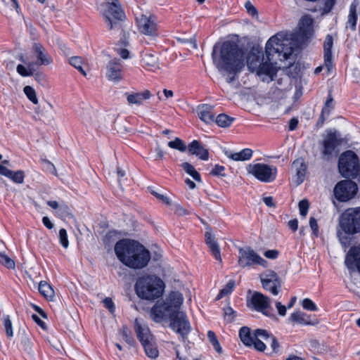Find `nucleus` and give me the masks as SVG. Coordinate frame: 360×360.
Wrapping results in <instances>:
<instances>
[{
    "label": "nucleus",
    "instance_id": "1",
    "mask_svg": "<svg viewBox=\"0 0 360 360\" xmlns=\"http://www.w3.org/2000/svg\"><path fill=\"white\" fill-rule=\"evenodd\" d=\"M245 51L233 41L227 40L216 43L212 49V59L216 68L222 74L227 75L228 83H232L236 76L245 66Z\"/></svg>",
    "mask_w": 360,
    "mask_h": 360
},
{
    "label": "nucleus",
    "instance_id": "2",
    "mask_svg": "<svg viewBox=\"0 0 360 360\" xmlns=\"http://www.w3.org/2000/svg\"><path fill=\"white\" fill-rule=\"evenodd\" d=\"M340 226L344 233L355 234L360 232V207L347 209L340 217ZM349 270L360 273V243L350 248L345 259Z\"/></svg>",
    "mask_w": 360,
    "mask_h": 360
},
{
    "label": "nucleus",
    "instance_id": "3",
    "mask_svg": "<svg viewBox=\"0 0 360 360\" xmlns=\"http://www.w3.org/2000/svg\"><path fill=\"white\" fill-rule=\"evenodd\" d=\"M290 42L288 39L284 37L282 33H277L269 38L265 46V52L268 61L261 62L257 72L258 75H265L269 76L271 80L276 75L277 70L271 63V56L274 53H278L281 60H288L293 53V48L290 46Z\"/></svg>",
    "mask_w": 360,
    "mask_h": 360
},
{
    "label": "nucleus",
    "instance_id": "4",
    "mask_svg": "<svg viewBox=\"0 0 360 360\" xmlns=\"http://www.w3.org/2000/svg\"><path fill=\"white\" fill-rule=\"evenodd\" d=\"M164 288L163 281L152 276L141 277L135 284V290L138 297L147 300H155L161 297Z\"/></svg>",
    "mask_w": 360,
    "mask_h": 360
},
{
    "label": "nucleus",
    "instance_id": "5",
    "mask_svg": "<svg viewBox=\"0 0 360 360\" xmlns=\"http://www.w3.org/2000/svg\"><path fill=\"white\" fill-rule=\"evenodd\" d=\"M183 296L177 291L171 292L166 300L161 304H156L150 309V316L156 322L164 319L165 314L174 311H180L179 309L183 303Z\"/></svg>",
    "mask_w": 360,
    "mask_h": 360
},
{
    "label": "nucleus",
    "instance_id": "6",
    "mask_svg": "<svg viewBox=\"0 0 360 360\" xmlns=\"http://www.w3.org/2000/svg\"><path fill=\"white\" fill-rule=\"evenodd\" d=\"M338 169L345 178H356L360 174V164L357 155L352 150L342 153L338 160Z\"/></svg>",
    "mask_w": 360,
    "mask_h": 360
},
{
    "label": "nucleus",
    "instance_id": "7",
    "mask_svg": "<svg viewBox=\"0 0 360 360\" xmlns=\"http://www.w3.org/2000/svg\"><path fill=\"white\" fill-rule=\"evenodd\" d=\"M134 329L138 339L144 348L146 355L151 359L157 358L159 352L153 341V336L150 333L148 327L146 325L141 324L136 319L134 323Z\"/></svg>",
    "mask_w": 360,
    "mask_h": 360
},
{
    "label": "nucleus",
    "instance_id": "8",
    "mask_svg": "<svg viewBox=\"0 0 360 360\" xmlns=\"http://www.w3.org/2000/svg\"><path fill=\"white\" fill-rule=\"evenodd\" d=\"M164 319L169 320V326L173 330L179 333L183 338L187 337L191 330V326L184 312L181 311L167 314Z\"/></svg>",
    "mask_w": 360,
    "mask_h": 360
},
{
    "label": "nucleus",
    "instance_id": "9",
    "mask_svg": "<svg viewBox=\"0 0 360 360\" xmlns=\"http://www.w3.org/2000/svg\"><path fill=\"white\" fill-rule=\"evenodd\" d=\"M140 243L130 239H122L118 240L114 248L115 253L117 259L125 265L126 263L133 264L130 256L134 251H138L137 247Z\"/></svg>",
    "mask_w": 360,
    "mask_h": 360
},
{
    "label": "nucleus",
    "instance_id": "10",
    "mask_svg": "<svg viewBox=\"0 0 360 360\" xmlns=\"http://www.w3.org/2000/svg\"><path fill=\"white\" fill-rule=\"evenodd\" d=\"M103 15L110 30L113 29L117 24L116 22H113L112 19L122 21L125 18V13L118 0H106Z\"/></svg>",
    "mask_w": 360,
    "mask_h": 360
},
{
    "label": "nucleus",
    "instance_id": "11",
    "mask_svg": "<svg viewBox=\"0 0 360 360\" xmlns=\"http://www.w3.org/2000/svg\"><path fill=\"white\" fill-rule=\"evenodd\" d=\"M247 170L249 174H252L262 182H272L276 178V167L262 163L250 164L247 167Z\"/></svg>",
    "mask_w": 360,
    "mask_h": 360
},
{
    "label": "nucleus",
    "instance_id": "12",
    "mask_svg": "<svg viewBox=\"0 0 360 360\" xmlns=\"http://www.w3.org/2000/svg\"><path fill=\"white\" fill-rule=\"evenodd\" d=\"M357 191L358 186L354 181L342 180L335 186L333 195L339 202H347L356 195Z\"/></svg>",
    "mask_w": 360,
    "mask_h": 360
},
{
    "label": "nucleus",
    "instance_id": "13",
    "mask_svg": "<svg viewBox=\"0 0 360 360\" xmlns=\"http://www.w3.org/2000/svg\"><path fill=\"white\" fill-rule=\"evenodd\" d=\"M238 264L241 267L250 266L257 264L266 266L267 262L256 253L251 248H240L238 249Z\"/></svg>",
    "mask_w": 360,
    "mask_h": 360
},
{
    "label": "nucleus",
    "instance_id": "14",
    "mask_svg": "<svg viewBox=\"0 0 360 360\" xmlns=\"http://www.w3.org/2000/svg\"><path fill=\"white\" fill-rule=\"evenodd\" d=\"M313 22L311 18L302 17L299 22V30L292 35L291 39L301 43L307 41L313 35Z\"/></svg>",
    "mask_w": 360,
    "mask_h": 360
},
{
    "label": "nucleus",
    "instance_id": "15",
    "mask_svg": "<svg viewBox=\"0 0 360 360\" xmlns=\"http://www.w3.org/2000/svg\"><path fill=\"white\" fill-rule=\"evenodd\" d=\"M138 251H134L129 259L132 260V265L126 263L125 266L135 269H143L146 266L150 259V252L141 243L136 246Z\"/></svg>",
    "mask_w": 360,
    "mask_h": 360
},
{
    "label": "nucleus",
    "instance_id": "16",
    "mask_svg": "<svg viewBox=\"0 0 360 360\" xmlns=\"http://www.w3.org/2000/svg\"><path fill=\"white\" fill-rule=\"evenodd\" d=\"M269 336V331L264 329H256L252 333L250 328L243 326L239 330L240 340L248 347L252 346V344H254L253 340L256 338H261L267 340Z\"/></svg>",
    "mask_w": 360,
    "mask_h": 360
},
{
    "label": "nucleus",
    "instance_id": "17",
    "mask_svg": "<svg viewBox=\"0 0 360 360\" xmlns=\"http://www.w3.org/2000/svg\"><path fill=\"white\" fill-rule=\"evenodd\" d=\"M341 143V140L337 136L335 132H329L323 141L322 155L324 159L329 160L335 148Z\"/></svg>",
    "mask_w": 360,
    "mask_h": 360
},
{
    "label": "nucleus",
    "instance_id": "18",
    "mask_svg": "<svg viewBox=\"0 0 360 360\" xmlns=\"http://www.w3.org/2000/svg\"><path fill=\"white\" fill-rule=\"evenodd\" d=\"M250 303L256 311L270 316L266 311L270 308V299L267 296L261 292H255L250 299Z\"/></svg>",
    "mask_w": 360,
    "mask_h": 360
},
{
    "label": "nucleus",
    "instance_id": "19",
    "mask_svg": "<svg viewBox=\"0 0 360 360\" xmlns=\"http://www.w3.org/2000/svg\"><path fill=\"white\" fill-rule=\"evenodd\" d=\"M136 22L139 30L141 33L150 36L158 35L157 25L151 19V17L142 15L140 18H136Z\"/></svg>",
    "mask_w": 360,
    "mask_h": 360
},
{
    "label": "nucleus",
    "instance_id": "20",
    "mask_svg": "<svg viewBox=\"0 0 360 360\" xmlns=\"http://www.w3.org/2000/svg\"><path fill=\"white\" fill-rule=\"evenodd\" d=\"M333 46V38L330 34H327L323 42V58L324 65L329 73L333 68L332 48Z\"/></svg>",
    "mask_w": 360,
    "mask_h": 360
},
{
    "label": "nucleus",
    "instance_id": "21",
    "mask_svg": "<svg viewBox=\"0 0 360 360\" xmlns=\"http://www.w3.org/2000/svg\"><path fill=\"white\" fill-rule=\"evenodd\" d=\"M106 76L109 80L118 82L122 79V66L119 59H113L107 65Z\"/></svg>",
    "mask_w": 360,
    "mask_h": 360
},
{
    "label": "nucleus",
    "instance_id": "22",
    "mask_svg": "<svg viewBox=\"0 0 360 360\" xmlns=\"http://www.w3.org/2000/svg\"><path fill=\"white\" fill-rule=\"evenodd\" d=\"M32 52L35 54L37 60L36 64L38 65H48L52 60L47 53L45 48L39 43H34L32 46Z\"/></svg>",
    "mask_w": 360,
    "mask_h": 360
},
{
    "label": "nucleus",
    "instance_id": "23",
    "mask_svg": "<svg viewBox=\"0 0 360 360\" xmlns=\"http://www.w3.org/2000/svg\"><path fill=\"white\" fill-rule=\"evenodd\" d=\"M188 153L194 155L198 157L202 160H207L209 159L208 150L201 144V143L197 140L193 141L188 146Z\"/></svg>",
    "mask_w": 360,
    "mask_h": 360
},
{
    "label": "nucleus",
    "instance_id": "24",
    "mask_svg": "<svg viewBox=\"0 0 360 360\" xmlns=\"http://www.w3.org/2000/svg\"><path fill=\"white\" fill-rule=\"evenodd\" d=\"M213 110L214 106L208 104H202L197 108L199 118L207 124L214 122V121L215 114Z\"/></svg>",
    "mask_w": 360,
    "mask_h": 360
},
{
    "label": "nucleus",
    "instance_id": "25",
    "mask_svg": "<svg viewBox=\"0 0 360 360\" xmlns=\"http://www.w3.org/2000/svg\"><path fill=\"white\" fill-rule=\"evenodd\" d=\"M205 240L206 245L209 247L210 252L214 258L221 262L220 248L215 240V238L210 232L205 233Z\"/></svg>",
    "mask_w": 360,
    "mask_h": 360
},
{
    "label": "nucleus",
    "instance_id": "26",
    "mask_svg": "<svg viewBox=\"0 0 360 360\" xmlns=\"http://www.w3.org/2000/svg\"><path fill=\"white\" fill-rule=\"evenodd\" d=\"M289 320L293 323H297L300 325H315L318 322L316 320L311 321V316L302 311H295L292 313Z\"/></svg>",
    "mask_w": 360,
    "mask_h": 360
},
{
    "label": "nucleus",
    "instance_id": "27",
    "mask_svg": "<svg viewBox=\"0 0 360 360\" xmlns=\"http://www.w3.org/2000/svg\"><path fill=\"white\" fill-rule=\"evenodd\" d=\"M359 1L354 0L349 6V12L347 18V27H349L352 30L354 31L356 28V22L358 19L357 7Z\"/></svg>",
    "mask_w": 360,
    "mask_h": 360
},
{
    "label": "nucleus",
    "instance_id": "28",
    "mask_svg": "<svg viewBox=\"0 0 360 360\" xmlns=\"http://www.w3.org/2000/svg\"><path fill=\"white\" fill-rule=\"evenodd\" d=\"M141 63L149 70L154 71L159 68L158 58L152 53H146L143 55Z\"/></svg>",
    "mask_w": 360,
    "mask_h": 360
},
{
    "label": "nucleus",
    "instance_id": "29",
    "mask_svg": "<svg viewBox=\"0 0 360 360\" xmlns=\"http://www.w3.org/2000/svg\"><path fill=\"white\" fill-rule=\"evenodd\" d=\"M127 100L129 104L141 105L143 100L149 99L151 96L150 91L145 90L141 93L126 94Z\"/></svg>",
    "mask_w": 360,
    "mask_h": 360
},
{
    "label": "nucleus",
    "instance_id": "30",
    "mask_svg": "<svg viewBox=\"0 0 360 360\" xmlns=\"http://www.w3.org/2000/svg\"><path fill=\"white\" fill-rule=\"evenodd\" d=\"M292 167L296 168V184L300 185L304 180L307 165L302 160L297 159L293 162Z\"/></svg>",
    "mask_w": 360,
    "mask_h": 360
},
{
    "label": "nucleus",
    "instance_id": "31",
    "mask_svg": "<svg viewBox=\"0 0 360 360\" xmlns=\"http://www.w3.org/2000/svg\"><path fill=\"white\" fill-rule=\"evenodd\" d=\"M261 56H262V53L260 51L255 53L254 50L248 55L246 61L247 65L251 72H254L258 68L261 63Z\"/></svg>",
    "mask_w": 360,
    "mask_h": 360
},
{
    "label": "nucleus",
    "instance_id": "32",
    "mask_svg": "<svg viewBox=\"0 0 360 360\" xmlns=\"http://www.w3.org/2000/svg\"><path fill=\"white\" fill-rule=\"evenodd\" d=\"M225 155L228 158L236 161H245L251 158L252 155V150L250 148H245L238 153L226 151Z\"/></svg>",
    "mask_w": 360,
    "mask_h": 360
},
{
    "label": "nucleus",
    "instance_id": "33",
    "mask_svg": "<svg viewBox=\"0 0 360 360\" xmlns=\"http://www.w3.org/2000/svg\"><path fill=\"white\" fill-rule=\"evenodd\" d=\"M235 119L232 117L227 115L226 114H219L215 118L214 121L216 124L220 127H229Z\"/></svg>",
    "mask_w": 360,
    "mask_h": 360
},
{
    "label": "nucleus",
    "instance_id": "34",
    "mask_svg": "<svg viewBox=\"0 0 360 360\" xmlns=\"http://www.w3.org/2000/svg\"><path fill=\"white\" fill-rule=\"evenodd\" d=\"M39 292L47 299H52L54 296V291L51 286L46 281H41L39 284Z\"/></svg>",
    "mask_w": 360,
    "mask_h": 360
},
{
    "label": "nucleus",
    "instance_id": "35",
    "mask_svg": "<svg viewBox=\"0 0 360 360\" xmlns=\"http://www.w3.org/2000/svg\"><path fill=\"white\" fill-rule=\"evenodd\" d=\"M182 169L198 182H201L200 174L195 170V167L190 163L186 162L181 165Z\"/></svg>",
    "mask_w": 360,
    "mask_h": 360
},
{
    "label": "nucleus",
    "instance_id": "36",
    "mask_svg": "<svg viewBox=\"0 0 360 360\" xmlns=\"http://www.w3.org/2000/svg\"><path fill=\"white\" fill-rule=\"evenodd\" d=\"M167 145L169 148L178 150L181 152H185L188 148L184 142L178 137H176L173 141H169Z\"/></svg>",
    "mask_w": 360,
    "mask_h": 360
},
{
    "label": "nucleus",
    "instance_id": "37",
    "mask_svg": "<svg viewBox=\"0 0 360 360\" xmlns=\"http://www.w3.org/2000/svg\"><path fill=\"white\" fill-rule=\"evenodd\" d=\"M334 100L331 93L330 92L328 95L321 112H323V114H326V116L328 117L330 114V112L334 109Z\"/></svg>",
    "mask_w": 360,
    "mask_h": 360
},
{
    "label": "nucleus",
    "instance_id": "38",
    "mask_svg": "<svg viewBox=\"0 0 360 360\" xmlns=\"http://www.w3.org/2000/svg\"><path fill=\"white\" fill-rule=\"evenodd\" d=\"M261 281H268L274 283L276 284L280 283V279L277 274L271 270H269L264 274V276L261 278Z\"/></svg>",
    "mask_w": 360,
    "mask_h": 360
},
{
    "label": "nucleus",
    "instance_id": "39",
    "mask_svg": "<svg viewBox=\"0 0 360 360\" xmlns=\"http://www.w3.org/2000/svg\"><path fill=\"white\" fill-rule=\"evenodd\" d=\"M7 177L16 184H22L24 181L25 173L22 170H18L17 172L11 170V174Z\"/></svg>",
    "mask_w": 360,
    "mask_h": 360
},
{
    "label": "nucleus",
    "instance_id": "40",
    "mask_svg": "<svg viewBox=\"0 0 360 360\" xmlns=\"http://www.w3.org/2000/svg\"><path fill=\"white\" fill-rule=\"evenodd\" d=\"M234 286H235V282L233 281H231V280L229 281L226 283L225 287L219 291L218 295L217 296V300H220L223 297H224V296L227 295L228 294L231 293V291L233 290Z\"/></svg>",
    "mask_w": 360,
    "mask_h": 360
},
{
    "label": "nucleus",
    "instance_id": "41",
    "mask_svg": "<svg viewBox=\"0 0 360 360\" xmlns=\"http://www.w3.org/2000/svg\"><path fill=\"white\" fill-rule=\"evenodd\" d=\"M120 333L124 341L129 345H133L135 342L134 338L131 336V333L126 326H123L120 329Z\"/></svg>",
    "mask_w": 360,
    "mask_h": 360
},
{
    "label": "nucleus",
    "instance_id": "42",
    "mask_svg": "<svg viewBox=\"0 0 360 360\" xmlns=\"http://www.w3.org/2000/svg\"><path fill=\"white\" fill-rule=\"evenodd\" d=\"M262 284V287L266 290L270 291L273 295H278L279 292V288H281V283L276 284L274 283H270L268 281H261Z\"/></svg>",
    "mask_w": 360,
    "mask_h": 360
},
{
    "label": "nucleus",
    "instance_id": "43",
    "mask_svg": "<svg viewBox=\"0 0 360 360\" xmlns=\"http://www.w3.org/2000/svg\"><path fill=\"white\" fill-rule=\"evenodd\" d=\"M32 65H33V63H30L27 65V68L24 65L19 64V65H18V66L16 68V70H17L18 73L22 77L31 76L33 74L32 70Z\"/></svg>",
    "mask_w": 360,
    "mask_h": 360
},
{
    "label": "nucleus",
    "instance_id": "44",
    "mask_svg": "<svg viewBox=\"0 0 360 360\" xmlns=\"http://www.w3.org/2000/svg\"><path fill=\"white\" fill-rule=\"evenodd\" d=\"M70 64L77 69L83 75H86L84 70L82 68V59L78 56H73L70 58Z\"/></svg>",
    "mask_w": 360,
    "mask_h": 360
},
{
    "label": "nucleus",
    "instance_id": "45",
    "mask_svg": "<svg viewBox=\"0 0 360 360\" xmlns=\"http://www.w3.org/2000/svg\"><path fill=\"white\" fill-rule=\"evenodd\" d=\"M24 93L33 103L37 104L38 99L36 96L35 90L30 86H25L23 89Z\"/></svg>",
    "mask_w": 360,
    "mask_h": 360
},
{
    "label": "nucleus",
    "instance_id": "46",
    "mask_svg": "<svg viewBox=\"0 0 360 360\" xmlns=\"http://www.w3.org/2000/svg\"><path fill=\"white\" fill-rule=\"evenodd\" d=\"M0 263L8 269H14L15 262L5 254H0Z\"/></svg>",
    "mask_w": 360,
    "mask_h": 360
},
{
    "label": "nucleus",
    "instance_id": "47",
    "mask_svg": "<svg viewBox=\"0 0 360 360\" xmlns=\"http://www.w3.org/2000/svg\"><path fill=\"white\" fill-rule=\"evenodd\" d=\"M224 319L227 323L234 321L236 316V312L230 307L224 309Z\"/></svg>",
    "mask_w": 360,
    "mask_h": 360
},
{
    "label": "nucleus",
    "instance_id": "48",
    "mask_svg": "<svg viewBox=\"0 0 360 360\" xmlns=\"http://www.w3.org/2000/svg\"><path fill=\"white\" fill-rule=\"evenodd\" d=\"M58 214L61 218L72 216L70 207L65 204L60 205L58 209Z\"/></svg>",
    "mask_w": 360,
    "mask_h": 360
},
{
    "label": "nucleus",
    "instance_id": "49",
    "mask_svg": "<svg viewBox=\"0 0 360 360\" xmlns=\"http://www.w3.org/2000/svg\"><path fill=\"white\" fill-rule=\"evenodd\" d=\"M268 339H270V346L274 353H278L280 352L281 345L275 336L269 332Z\"/></svg>",
    "mask_w": 360,
    "mask_h": 360
},
{
    "label": "nucleus",
    "instance_id": "50",
    "mask_svg": "<svg viewBox=\"0 0 360 360\" xmlns=\"http://www.w3.org/2000/svg\"><path fill=\"white\" fill-rule=\"evenodd\" d=\"M298 205L300 215L305 217L307 214L308 210L309 207V201L306 199H303L299 202Z\"/></svg>",
    "mask_w": 360,
    "mask_h": 360
},
{
    "label": "nucleus",
    "instance_id": "51",
    "mask_svg": "<svg viewBox=\"0 0 360 360\" xmlns=\"http://www.w3.org/2000/svg\"><path fill=\"white\" fill-rule=\"evenodd\" d=\"M302 307L304 309L309 310L310 311H316L318 310L316 304L309 298H305L303 300Z\"/></svg>",
    "mask_w": 360,
    "mask_h": 360
},
{
    "label": "nucleus",
    "instance_id": "52",
    "mask_svg": "<svg viewBox=\"0 0 360 360\" xmlns=\"http://www.w3.org/2000/svg\"><path fill=\"white\" fill-rule=\"evenodd\" d=\"M59 240L63 248H67L68 247V234L65 229H60L59 231Z\"/></svg>",
    "mask_w": 360,
    "mask_h": 360
},
{
    "label": "nucleus",
    "instance_id": "53",
    "mask_svg": "<svg viewBox=\"0 0 360 360\" xmlns=\"http://www.w3.org/2000/svg\"><path fill=\"white\" fill-rule=\"evenodd\" d=\"M336 0H323L324 6L323 8V14L328 13L333 9Z\"/></svg>",
    "mask_w": 360,
    "mask_h": 360
},
{
    "label": "nucleus",
    "instance_id": "54",
    "mask_svg": "<svg viewBox=\"0 0 360 360\" xmlns=\"http://www.w3.org/2000/svg\"><path fill=\"white\" fill-rule=\"evenodd\" d=\"M253 342L254 344H252V346L256 350L259 352H264L266 348V345L261 340H259V338H256L254 339Z\"/></svg>",
    "mask_w": 360,
    "mask_h": 360
},
{
    "label": "nucleus",
    "instance_id": "55",
    "mask_svg": "<svg viewBox=\"0 0 360 360\" xmlns=\"http://www.w3.org/2000/svg\"><path fill=\"white\" fill-rule=\"evenodd\" d=\"M309 226L312 231V234L317 237L319 236V226L316 219L313 217H311L309 219Z\"/></svg>",
    "mask_w": 360,
    "mask_h": 360
},
{
    "label": "nucleus",
    "instance_id": "56",
    "mask_svg": "<svg viewBox=\"0 0 360 360\" xmlns=\"http://www.w3.org/2000/svg\"><path fill=\"white\" fill-rule=\"evenodd\" d=\"M225 170V167L224 166L216 165L214 168L211 170L210 174L212 176H224L225 174L223 172Z\"/></svg>",
    "mask_w": 360,
    "mask_h": 360
},
{
    "label": "nucleus",
    "instance_id": "57",
    "mask_svg": "<svg viewBox=\"0 0 360 360\" xmlns=\"http://www.w3.org/2000/svg\"><path fill=\"white\" fill-rule=\"evenodd\" d=\"M337 235H338V237L339 238V240H340L341 245L345 248H347L349 246V243L348 236H345V234L344 235V233L342 232H341L340 231H338Z\"/></svg>",
    "mask_w": 360,
    "mask_h": 360
},
{
    "label": "nucleus",
    "instance_id": "58",
    "mask_svg": "<svg viewBox=\"0 0 360 360\" xmlns=\"http://www.w3.org/2000/svg\"><path fill=\"white\" fill-rule=\"evenodd\" d=\"M4 327L6 329V335L9 338L13 337V329H12V323L8 317L5 319L4 320Z\"/></svg>",
    "mask_w": 360,
    "mask_h": 360
},
{
    "label": "nucleus",
    "instance_id": "59",
    "mask_svg": "<svg viewBox=\"0 0 360 360\" xmlns=\"http://www.w3.org/2000/svg\"><path fill=\"white\" fill-rule=\"evenodd\" d=\"M104 307L109 310L110 312L113 313L115 311V304L110 297H106L103 301Z\"/></svg>",
    "mask_w": 360,
    "mask_h": 360
},
{
    "label": "nucleus",
    "instance_id": "60",
    "mask_svg": "<svg viewBox=\"0 0 360 360\" xmlns=\"http://www.w3.org/2000/svg\"><path fill=\"white\" fill-rule=\"evenodd\" d=\"M245 7L248 11V13L251 15L252 16H255V15H257V11L256 8L250 2L247 1L245 4Z\"/></svg>",
    "mask_w": 360,
    "mask_h": 360
},
{
    "label": "nucleus",
    "instance_id": "61",
    "mask_svg": "<svg viewBox=\"0 0 360 360\" xmlns=\"http://www.w3.org/2000/svg\"><path fill=\"white\" fill-rule=\"evenodd\" d=\"M278 253L276 250H269L264 252V256L269 259H274L278 257Z\"/></svg>",
    "mask_w": 360,
    "mask_h": 360
},
{
    "label": "nucleus",
    "instance_id": "62",
    "mask_svg": "<svg viewBox=\"0 0 360 360\" xmlns=\"http://www.w3.org/2000/svg\"><path fill=\"white\" fill-rule=\"evenodd\" d=\"M151 193L153 195H155L157 198L160 200L162 202L165 203L166 205H169L170 200L167 196L160 194L155 191H152Z\"/></svg>",
    "mask_w": 360,
    "mask_h": 360
},
{
    "label": "nucleus",
    "instance_id": "63",
    "mask_svg": "<svg viewBox=\"0 0 360 360\" xmlns=\"http://www.w3.org/2000/svg\"><path fill=\"white\" fill-rule=\"evenodd\" d=\"M276 307L278 310L279 315L283 316L286 314V307L283 305L280 302H276Z\"/></svg>",
    "mask_w": 360,
    "mask_h": 360
},
{
    "label": "nucleus",
    "instance_id": "64",
    "mask_svg": "<svg viewBox=\"0 0 360 360\" xmlns=\"http://www.w3.org/2000/svg\"><path fill=\"white\" fill-rule=\"evenodd\" d=\"M298 120L297 118H292L289 122V130L294 131L297 129L298 125Z\"/></svg>",
    "mask_w": 360,
    "mask_h": 360
}]
</instances>
